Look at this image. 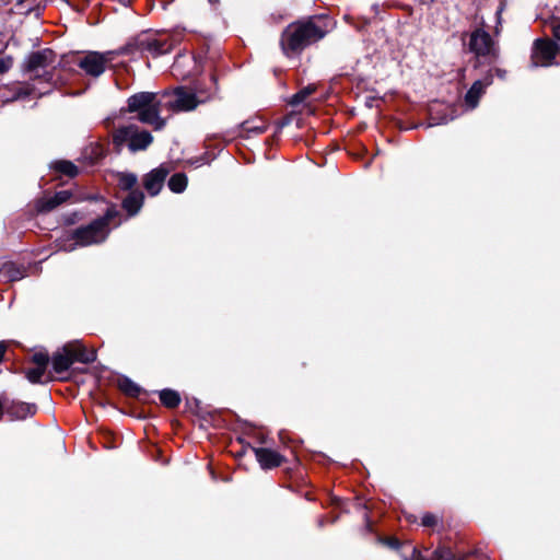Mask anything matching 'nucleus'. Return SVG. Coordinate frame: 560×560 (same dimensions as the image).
Here are the masks:
<instances>
[{
    "label": "nucleus",
    "instance_id": "473e14b6",
    "mask_svg": "<svg viewBox=\"0 0 560 560\" xmlns=\"http://www.w3.org/2000/svg\"><path fill=\"white\" fill-rule=\"evenodd\" d=\"M8 349V343L5 341H0V362H2L4 354Z\"/></svg>",
    "mask_w": 560,
    "mask_h": 560
},
{
    "label": "nucleus",
    "instance_id": "72a5a7b5",
    "mask_svg": "<svg viewBox=\"0 0 560 560\" xmlns=\"http://www.w3.org/2000/svg\"><path fill=\"white\" fill-rule=\"evenodd\" d=\"M387 545L390 547V548H394V549H397L399 547V541L397 539H389L387 541Z\"/></svg>",
    "mask_w": 560,
    "mask_h": 560
},
{
    "label": "nucleus",
    "instance_id": "cd10ccee",
    "mask_svg": "<svg viewBox=\"0 0 560 560\" xmlns=\"http://www.w3.org/2000/svg\"><path fill=\"white\" fill-rule=\"evenodd\" d=\"M120 388L130 396H137L140 392L139 386L128 378L121 381Z\"/></svg>",
    "mask_w": 560,
    "mask_h": 560
},
{
    "label": "nucleus",
    "instance_id": "412c9836",
    "mask_svg": "<svg viewBox=\"0 0 560 560\" xmlns=\"http://www.w3.org/2000/svg\"><path fill=\"white\" fill-rule=\"evenodd\" d=\"M242 128L246 133L260 135L267 130L268 122L261 117H256L244 121Z\"/></svg>",
    "mask_w": 560,
    "mask_h": 560
},
{
    "label": "nucleus",
    "instance_id": "1a4fd4ad",
    "mask_svg": "<svg viewBox=\"0 0 560 560\" xmlns=\"http://www.w3.org/2000/svg\"><path fill=\"white\" fill-rule=\"evenodd\" d=\"M112 52H96L90 51L83 56H79L74 62L88 75L100 77L106 68V65L112 60Z\"/></svg>",
    "mask_w": 560,
    "mask_h": 560
},
{
    "label": "nucleus",
    "instance_id": "4c0bfd02",
    "mask_svg": "<svg viewBox=\"0 0 560 560\" xmlns=\"http://www.w3.org/2000/svg\"><path fill=\"white\" fill-rule=\"evenodd\" d=\"M413 556L417 557L418 560H421L420 553L417 551V549H413Z\"/></svg>",
    "mask_w": 560,
    "mask_h": 560
},
{
    "label": "nucleus",
    "instance_id": "9b49d317",
    "mask_svg": "<svg viewBox=\"0 0 560 560\" xmlns=\"http://www.w3.org/2000/svg\"><path fill=\"white\" fill-rule=\"evenodd\" d=\"M70 346L65 345L62 352H56L51 359L50 377L60 381H68L70 377Z\"/></svg>",
    "mask_w": 560,
    "mask_h": 560
},
{
    "label": "nucleus",
    "instance_id": "a211bd4d",
    "mask_svg": "<svg viewBox=\"0 0 560 560\" xmlns=\"http://www.w3.org/2000/svg\"><path fill=\"white\" fill-rule=\"evenodd\" d=\"M96 359V352L81 340H72V365L75 362L88 364Z\"/></svg>",
    "mask_w": 560,
    "mask_h": 560
},
{
    "label": "nucleus",
    "instance_id": "58836bf2",
    "mask_svg": "<svg viewBox=\"0 0 560 560\" xmlns=\"http://www.w3.org/2000/svg\"><path fill=\"white\" fill-rule=\"evenodd\" d=\"M3 408V404L2 401L0 400V410Z\"/></svg>",
    "mask_w": 560,
    "mask_h": 560
},
{
    "label": "nucleus",
    "instance_id": "4be33fe9",
    "mask_svg": "<svg viewBox=\"0 0 560 560\" xmlns=\"http://www.w3.org/2000/svg\"><path fill=\"white\" fill-rule=\"evenodd\" d=\"M115 180L122 190H131L137 184V176L133 173L118 172L115 174Z\"/></svg>",
    "mask_w": 560,
    "mask_h": 560
},
{
    "label": "nucleus",
    "instance_id": "ea45409f",
    "mask_svg": "<svg viewBox=\"0 0 560 560\" xmlns=\"http://www.w3.org/2000/svg\"><path fill=\"white\" fill-rule=\"evenodd\" d=\"M71 380H72V382H74V376L73 375L71 376Z\"/></svg>",
    "mask_w": 560,
    "mask_h": 560
},
{
    "label": "nucleus",
    "instance_id": "e433bc0d",
    "mask_svg": "<svg viewBox=\"0 0 560 560\" xmlns=\"http://www.w3.org/2000/svg\"><path fill=\"white\" fill-rule=\"evenodd\" d=\"M71 198H72V202L78 201V200H80V199H81L80 197H77V195L74 194V190H73V189H72Z\"/></svg>",
    "mask_w": 560,
    "mask_h": 560
},
{
    "label": "nucleus",
    "instance_id": "f257e3e1",
    "mask_svg": "<svg viewBox=\"0 0 560 560\" xmlns=\"http://www.w3.org/2000/svg\"><path fill=\"white\" fill-rule=\"evenodd\" d=\"M56 54L51 49H43L32 52L26 62L24 70L35 83H14L0 88V96L3 103L16 101H33L44 94L49 93L50 84L56 81Z\"/></svg>",
    "mask_w": 560,
    "mask_h": 560
},
{
    "label": "nucleus",
    "instance_id": "7ed1b4c3",
    "mask_svg": "<svg viewBox=\"0 0 560 560\" xmlns=\"http://www.w3.org/2000/svg\"><path fill=\"white\" fill-rule=\"evenodd\" d=\"M332 27L325 16H317L305 22L289 25L281 38L284 54L300 52L305 47L323 38Z\"/></svg>",
    "mask_w": 560,
    "mask_h": 560
},
{
    "label": "nucleus",
    "instance_id": "393cba45",
    "mask_svg": "<svg viewBox=\"0 0 560 560\" xmlns=\"http://www.w3.org/2000/svg\"><path fill=\"white\" fill-rule=\"evenodd\" d=\"M316 90V86L311 84V85H307L303 89H301L298 93H295L289 105H301L302 103H304L306 101V98L312 94L314 93Z\"/></svg>",
    "mask_w": 560,
    "mask_h": 560
},
{
    "label": "nucleus",
    "instance_id": "5701e85b",
    "mask_svg": "<svg viewBox=\"0 0 560 560\" xmlns=\"http://www.w3.org/2000/svg\"><path fill=\"white\" fill-rule=\"evenodd\" d=\"M187 182V176L184 173H176L171 176L167 185L173 192L180 194L186 189Z\"/></svg>",
    "mask_w": 560,
    "mask_h": 560
},
{
    "label": "nucleus",
    "instance_id": "aec40b11",
    "mask_svg": "<svg viewBox=\"0 0 560 560\" xmlns=\"http://www.w3.org/2000/svg\"><path fill=\"white\" fill-rule=\"evenodd\" d=\"M490 83V79L476 81L466 94L467 105H477Z\"/></svg>",
    "mask_w": 560,
    "mask_h": 560
},
{
    "label": "nucleus",
    "instance_id": "bb28decb",
    "mask_svg": "<svg viewBox=\"0 0 560 560\" xmlns=\"http://www.w3.org/2000/svg\"><path fill=\"white\" fill-rule=\"evenodd\" d=\"M455 556L447 547H440L432 552L431 560H454Z\"/></svg>",
    "mask_w": 560,
    "mask_h": 560
},
{
    "label": "nucleus",
    "instance_id": "b1692460",
    "mask_svg": "<svg viewBox=\"0 0 560 560\" xmlns=\"http://www.w3.org/2000/svg\"><path fill=\"white\" fill-rule=\"evenodd\" d=\"M160 400L167 408H175L180 402V396L173 389H163L160 392Z\"/></svg>",
    "mask_w": 560,
    "mask_h": 560
},
{
    "label": "nucleus",
    "instance_id": "20e7f679",
    "mask_svg": "<svg viewBox=\"0 0 560 560\" xmlns=\"http://www.w3.org/2000/svg\"><path fill=\"white\" fill-rule=\"evenodd\" d=\"M121 224V214L115 205H106L105 213L90 224L72 231V243L89 246L104 242L110 230Z\"/></svg>",
    "mask_w": 560,
    "mask_h": 560
},
{
    "label": "nucleus",
    "instance_id": "9d476101",
    "mask_svg": "<svg viewBox=\"0 0 560 560\" xmlns=\"http://www.w3.org/2000/svg\"><path fill=\"white\" fill-rule=\"evenodd\" d=\"M558 52V46L550 39H537L535 42L532 62L535 67L550 66Z\"/></svg>",
    "mask_w": 560,
    "mask_h": 560
},
{
    "label": "nucleus",
    "instance_id": "4468645a",
    "mask_svg": "<svg viewBox=\"0 0 560 560\" xmlns=\"http://www.w3.org/2000/svg\"><path fill=\"white\" fill-rule=\"evenodd\" d=\"M254 453L262 469H272L279 467L284 462V457L271 448L255 447Z\"/></svg>",
    "mask_w": 560,
    "mask_h": 560
},
{
    "label": "nucleus",
    "instance_id": "39448f33",
    "mask_svg": "<svg viewBox=\"0 0 560 560\" xmlns=\"http://www.w3.org/2000/svg\"><path fill=\"white\" fill-rule=\"evenodd\" d=\"M505 8V3L503 0H498V5L495 8L494 13V26L493 32L495 35L500 34V26H501V14ZM492 26H490L488 23H482V27L477 28L475 32L471 33L469 47L470 50L474 51L477 56H495L497 48L494 45V42L490 37L487 30H491Z\"/></svg>",
    "mask_w": 560,
    "mask_h": 560
},
{
    "label": "nucleus",
    "instance_id": "f704fd0d",
    "mask_svg": "<svg viewBox=\"0 0 560 560\" xmlns=\"http://www.w3.org/2000/svg\"><path fill=\"white\" fill-rule=\"evenodd\" d=\"M71 170H72V177H74L79 173L78 166L72 163Z\"/></svg>",
    "mask_w": 560,
    "mask_h": 560
},
{
    "label": "nucleus",
    "instance_id": "423d86ee",
    "mask_svg": "<svg viewBox=\"0 0 560 560\" xmlns=\"http://www.w3.org/2000/svg\"><path fill=\"white\" fill-rule=\"evenodd\" d=\"M153 141L152 135L147 130H140L135 125L118 128L113 136V143L117 151L126 145L132 153L145 150Z\"/></svg>",
    "mask_w": 560,
    "mask_h": 560
},
{
    "label": "nucleus",
    "instance_id": "f8f14e48",
    "mask_svg": "<svg viewBox=\"0 0 560 560\" xmlns=\"http://www.w3.org/2000/svg\"><path fill=\"white\" fill-rule=\"evenodd\" d=\"M168 173L170 168L166 165H160L145 175L143 185L151 196H156L160 192Z\"/></svg>",
    "mask_w": 560,
    "mask_h": 560
},
{
    "label": "nucleus",
    "instance_id": "6ab92c4d",
    "mask_svg": "<svg viewBox=\"0 0 560 560\" xmlns=\"http://www.w3.org/2000/svg\"><path fill=\"white\" fill-rule=\"evenodd\" d=\"M144 195L140 190H131L122 201V208L129 215H135L139 212L143 205Z\"/></svg>",
    "mask_w": 560,
    "mask_h": 560
},
{
    "label": "nucleus",
    "instance_id": "ddd939ff",
    "mask_svg": "<svg viewBox=\"0 0 560 560\" xmlns=\"http://www.w3.org/2000/svg\"><path fill=\"white\" fill-rule=\"evenodd\" d=\"M31 362L34 364V368L25 369V376L33 384L40 383L46 374L47 364L49 362L48 354L37 352L33 354Z\"/></svg>",
    "mask_w": 560,
    "mask_h": 560
},
{
    "label": "nucleus",
    "instance_id": "a878e982",
    "mask_svg": "<svg viewBox=\"0 0 560 560\" xmlns=\"http://www.w3.org/2000/svg\"><path fill=\"white\" fill-rule=\"evenodd\" d=\"M295 122L298 126H300V119L298 117V114L295 112H291L290 114L285 115L283 118L279 119L277 121V131H280L284 127Z\"/></svg>",
    "mask_w": 560,
    "mask_h": 560
},
{
    "label": "nucleus",
    "instance_id": "7c9ffc66",
    "mask_svg": "<svg viewBox=\"0 0 560 560\" xmlns=\"http://www.w3.org/2000/svg\"><path fill=\"white\" fill-rule=\"evenodd\" d=\"M436 524V516L431 513H427L422 517V525L427 527L434 526Z\"/></svg>",
    "mask_w": 560,
    "mask_h": 560
},
{
    "label": "nucleus",
    "instance_id": "c9c22d12",
    "mask_svg": "<svg viewBox=\"0 0 560 560\" xmlns=\"http://www.w3.org/2000/svg\"><path fill=\"white\" fill-rule=\"evenodd\" d=\"M173 108L177 109V110H190V109H194L195 107L189 106V107H173Z\"/></svg>",
    "mask_w": 560,
    "mask_h": 560
},
{
    "label": "nucleus",
    "instance_id": "2f4dec72",
    "mask_svg": "<svg viewBox=\"0 0 560 560\" xmlns=\"http://www.w3.org/2000/svg\"><path fill=\"white\" fill-rule=\"evenodd\" d=\"M552 33H553V36L560 40V20H558L557 22L553 23L552 25Z\"/></svg>",
    "mask_w": 560,
    "mask_h": 560
},
{
    "label": "nucleus",
    "instance_id": "dca6fc26",
    "mask_svg": "<svg viewBox=\"0 0 560 560\" xmlns=\"http://www.w3.org/2000/svg\"><path fill=\"white\" fill-rule=\"evenodd\" d=\"M104 154L105 151L103 147L98 143L92 142L82 150L78 162L83 166V168L88 170L96 165L103 159Z\"/></svg>",
    "mask_w": 560,
    "mask_h": 560
},
{
    "label": "nucleus",
    "instance_id": "2eb2a0df",
    "mask_svg": "<svg viewBox=\"0 0 560 560\" xmlns=\"http://www.w3.org/2000/svg\"><path fill=\"white\" fill-rule=\"evenodd\" d=\"M428 122L425 127H434L447 124L452 121L458 114L455 110V107H429L428 113Z\"/></svg>",
    "mask_w": 560,
    "mask_h": 560
},
{
    "label": "nucleus",
    "instance_id": "c85d7f7f",
    "mask_svg": "<svg viewBox=\"0 0 560 560\" xmlns=\"http://www.w3.org/2000/svg\"><path fill=\"white\" fill-rule=\"evenodd\" d=\"M54 168L65 175H70V162L69 161H58L54 164Z\"/></svg>",
    "mask_w": 560,
    "mask_h": 560
},
{
    "label": "nucleus",
    "instance_id": "6e6552de",
    "mask_svg": "<svg viewBox=\"0 0 560 560\" xmlns=\"http://www.w3.org/2000/svg\"><path fill=\"white\" fill-rule=\"evenodd\" d=\"M171 107H127L126 113H137L138 119L151 125L155 130L162 129L172 116Z\"/></svg>",
    "mask_w": 560,
    "mask_h": 560
},
{
    "label": "nucleus",
    "instance_id": "f03ea898",
    "mask_svg": "<svg viewBox=\"0 0 560 560\" xmlns=\"http://www.w3.org/2000/svg\"><path fill=\"white\" fill-rule=\"evenodd\" d=\"M214 81L197 83L194 88L178 86L160 92H139L131 95L127 105H201L214 101Z\"/></svg>",
    "mask_w": 560,
    "mask_h": 560
},
{
    "label": "nucleus",
    "instance_id": "f3484780",
    "mask_svg": "<svg viewBox=\"0 0 560 560\" xmlns=\"http://www.w3.org/2000/svg\"><path fill=\"white\" fill-rule=\"evenodd\" d=\"M70 198L68 190L56 192L54 196H44L35 203L37 212H48L54 210L59 205L66 202Z\"/></svg>",
    "mask_w": 560,
    "mask_h": 560
},
{
    "label": "nucleus",
    "instance_id": "0eeeda50",
    "mask_svg": "<svg viewBox=\"0 0 560 560\" xmlns=\"http://www.w3.org/2000/svg\"><path fill=\"white\" fill-rule=\"evenodd\" d=\"M176 43L177 40L172 35L143 34L136 39L135 45L139 51L158 57L170 52Z\"/></svg>",
    "mask_w": 560,
    "mask_h": 560
},
{
    "label": "nucleus",
    "instance_id": "c756f323",
    "mask_svg": "<svg viewBox=\"0 0 560 560\" xmlns=\"http://www.w3.org/2000/svg\"><path fill=\"white\" fill-rule=\"evenodd\" d=\"M13 65V60L11 57H5L0 59V74L7 72L9 69H11Z\"/></svg>",
    "mask_w": 560,
    "mask_h": 560
}]
</instances>
